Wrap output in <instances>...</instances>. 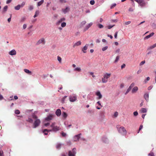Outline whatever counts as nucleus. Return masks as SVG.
I'll list each match as a JSON object with an SVG mask.
<instances>
[{"label":"nucleus","instance_id":"nucleus-1","mask_svg":"<svg viewBox=\"0 0 156 156\" xmlns=\"http://www.w3.org/2000/svg\"><path fill=\"white\" fill-rule=\"evenodd\" d=\"M27 121L32 124V127L33 129H35L38 127L41 123L40 120L34 113L32 114L31 118L29 117L27 119Z\"/></svg>","mask_w":156,"mask_h":156},{"label":"nucleus","instance_id":"nucleus-2","mask_svg":"<svg viewBox=\"0 0 156 156\" xmlns=\"http://www.w3.org/2000/svg\"><path fill=\"white\" fill-rule=\"evenodd\" d=\"M55 124V122H53L50 126L48 127V128H51V129H49L50 131L56 132L60 130L59 126H56Z\"/></svg>","mask_w":156,"mask_h":156},{"label":"nucleus","instance_id":"nucleus-3","mask_svg":"<svg viewBox=\"0 0 156 156\" xmlns=\"http://www.w3.org/2000/svg\"><path fill=\"white\" fill-rule=\"evenodd\" d=\"M117 128L119 133L121 135L125 136L126 135L127 132L124 127L121 126L119 127H117Z\"/></svg>","mask_w":156,"mask_h":156},{"label":"nucleus","instance_id":"nucleus-4","mask_svg":"<svg viewBox=\"0 0 156 156\" xmlns=\"http://www.w3.org/2000/svg\"><path fill=\"white\" fill-rule=\"evenodd\" d=\"M111 74L106 73L104 74L103 77L101 79L102 82L103 83H107L108 81V79L111 76Z\"/></svg>","mask_w":156,"mask_h":156},{"label":"nucleus","instance_id":"nucleus-5","mask_svg":"<svg viewBox=\"0 0 156 156\" xmlns=\"http://www.w3.org/2000/svg\"><path fill=\"white\" fill-rule=\"evenodd\" d=\"M76 148H73L72 150L68 151V156H76Z\"/></svg>","mask_w":156,"mask_h":156},{"label":"nucleus","instance_id":"nucleus-6","mask_svg":"<svg viewBox=\"0 0 156 156\" xmlns=\"http://www.w3.org/2000/svg\"><path fill=\"white\" fill-rule=\"evenodd\" d=\"M45 44V39L42 37L40 38L36 43V44L37 45H39L40 44H42L43 45H44Z\"/></svg>","mask_w":156,"mask_h":156},{"label":"nucleus","instance_id":"nucleus-7","mask_svg":"<svg viewBox=\"0 0 156 156\" xmlns=\"http://www.w3.org/2000/svg\"><path fill=\"white\" fill-rule=\"evenodd\" d=\"M81 135V134L80 133L74 136L73 138V141H78L80 138Z\"/></svg>","mask_w":156,"mask_h":156},{"label":"nucleus","instance_id":"nucleus-8","mask_svg":"<svg viewBox=\"0 0 156 156\" xmlns=\"http://www.w3.org/2000/svg\"><path fill=\"white\" fill-rule=\"evenodd\" d=\"M101 141L103 143L105 144H108L109 142V140L106 136H104L102 137Z\"/></svg>","mask_w":156,"mask_h":156},{"label":"nucleus","instance_id":"nucleus-9","mask_svg":"<svg viewBox=\"0 0 156 156\" xmlns=\"http://www.w3.org/2000/svg\"><path fill=\"white\" fill-rule=\"evenodd\" d=\"M77 99V96L76 95L73 96H70L69 97V100L70 102H74Z\"/></svg>","mask_w":156,"mask_h":156},{"label":"nucleus","instance_id":"nucleus-10","mask_svg":"<svg viewBox=\"0 0 156 156\" xmlns=\"http://www.w3.org/2000/svg\"><path fill=\"white\" fill-rule=\"evenodd\" d=\"M95 94L96 95L98 96V97L97 98V99H100L102 98V95L101 94L100 91L98 90L97 91L96 93Z\"/></svg>","mask_w":156,"mask_h":156},{"label":"nucleus","instance_id":"nucleus-11","mask_svg":"<svg viewBox=\"0 0 156 156\" xmlns=\"http://www.w3.org/2000/svg\"><path fill=\"white\" fill-rule=\"evenodd\" d=\"M53 117V115L52 114L49 115L45 118V120L46 121L51 120L52 119Z\"/></svg>","mask_w":156,"mask_h":156},{"label":"nucleus","instance_id":"nucleus-12","mask_svg":"<svg viewBox=\"0 0 156 156\" xmlns=\"http://www.w3.org/2000/svg\"><path fill=\"white\" fill-rule=\"evenodd\" d=\"M93 24L92 22H90L89 23L87 24L85 27L84 31H86Z\"/></svg>","mask_w":156,"mask_h":156},{"label":"nucleus","instance_id":"nucleus-13","mask_svg":"<svg viewBox=\"0 0 156 156\" xmlns=\"http://www.w3.org/2000/svg\"><path fill=\"white\" fill-rule=\"evenodd\" d=\"M149 94L148 92H146L144 95V98L147 102L149 101Z\"/></svg>","mask_w":156,"mask_h":156},{"label":"nucleus","instance_id":"nucleus-14","mask_svg":"<svg viewBox=\"0 0 156 156\" xmlns=\"http://www.w3.org/2000/svg\"><path fill=\"white\" fill-rule=\"evenodd\" d=\"M138 4L141 7L145 6V3L144 0H140Z\"/></svg>","mask_w":156,"mask_h":156},{"label":"nucleus","instance_id":"nucleus-15","mask_svg":"<svg viewBox=\"0 0 156 156\" xmlns=\"http://www.w3.org/2000/svg\"><path fill=\"white\" fill-rule=\"evenodd\" d=\"M9 54L11 55H13L16 54V51L15 49H12L9 51Z\"/></svg>","mask_w":156,"mask_h":156},{"label":"nucleus","instance_id":"nucleus-16","mask_svg":"<svg viewBox=\"0 0 156 156\" xmlns=\"http://www.w3.org/2000/svg\"><path fill=\"white\" fill-rule=\"evenodd\" d=\"M65 19L64 18H62L60 19L56 23V25H59L60 23L62 22V21H64L65 20Z\"/></svg>","mask_w":156,"mask_h":156},{"label":"nucleus","instance_id":"nucleus-17","mask_svg":"<svg viewBox=\"0 0 156 156\" xmlns=\"http://www.w3.org/2000/svg\"><path fill=\"white\" fill-rule=\"evenodd\" d=\"M138 88L137 87H135L133 88L132 90V93H135L138 91Z\"/></svg>","mask_w":156,"mask_h":156},{"label":"nucleus","instance_id":"nucleus-18","mask_svg":"<svg viewBox=\"0 0 156 156\" xmlns=\"http://www.w3.org/2000/svg\"><path fill=\"white\" fill-rule=\"evenodd\" d=\"M61 112L60 109H58L55 112V114L57 116H59L61 115Z\"/></svg>","mask_w":156,"mask_h":156},{"label":"nucleus","instance_id":"nucleus-19","mask_svg":"<svg viewBox=\"0 0 156 156\" xmlns=\"http://www.w3.org/2000/svg\"><path fill=\"white\" fill-rule=\"evenodd\" d=\"M62 144L60 143H57L56 145V149H60L61 148V146Z\"/></svg>","mask_w":156,"mask_h":156},{"label":"nucleus","instance_id":"nucleus-20","mask_svg":"<svg viewBox=\"0 0 156 156\" xmlns=\"http://www.w3.org/2000/svg\"><path fill=\"white\" fill-rule=\"evenodd\" d=\"M89 46L88 44H86V45L83 47V48L82 49V51L84 53H86V50L87 49V47Z\"/></svg>","mask_w":156,"mask_h":156},{"label":"nucleus","instance_id":"nucleus-21","mask_svg":"<svg viewBox=\"0 0 156 156\" xmlns=\"http://www.w3.org/2000/svg\"><path fill=\"white\" fill-rule=\"evenodd\" d=\"M62 115L64 119H66L68 116V114L65 112H62Z\"/></svg>","mask_w":156,"mask_h":156},{"label":"nucleus","instance_id":"nucleus-22","mask_svg":"<svg viewBox=\"0 0 156 156\" xmlns=\"http://www.w3.org/2000/svg\"><path fill=\"white\" fill-rule=\"evenodd\" d=\"M154 34V32H152L149 35H148L146 36L144 38V39H147L149 38H150Z\"/></svg>","mask_w":156,"mask_h":156},{"label":"nucleus","instance_id":"nucleus-23","mask_svg":"<svg viewBox=\"0 0 156 156\" xmlns=\"http://www.w3.org/2000/svg\"><path fill=\"white\" fill-rule=\"evenodd\" d=\"M67 97V96H65L62 97V98L61 99L60 101L62 103H64L65 102V101H66V100Z\"/></svg>","mask_w":156,"mask_h":156},{"label":"nucleus","instance_id":"nucleus-24","mask_svg":"<svg viewBox=\"0 0 156 156\" xmlns=\"http://www.w3.org/2000/svg\"><path fill=\"white\" fill-rule=\"evenodd\" d=\"M81 42L80 41H77V42L75 43L74 44H73V47L74 48L76 46H78L80 45H81Z\"/></svg>","mask_w":156,"mask_h":156},{"label":"nucleus","instance_id":"nucleus-25","mask_svg":"<svg viewBox=\"0 0 156 156\" xmlns=\"http://www.w3.org/2000/svg\"><path fill=\"white\" fill-rule=\"evenodd\" d=\"M24 71L25 73L29 74L31 75L32 74V72L28 69H24Z\"/></svg>","mask_w":156,"mask_h":156},{"label":"nucleus","instance_id":"nucleus-26","mask_svg":"<svg viewBox=\"0 0 156 156\" xmlns=\"http://www.w3.org/2000/svg\"><path fill=\"white\" fill-rule=\"evenodd\" d=\"M69 8L68 7H66L65 9H62V11L64 13H66L69 10Z\"/></svg>","mask_w":156,"mask_h":156},{"label":"nucleus","instance_id":"nucleus-27","mask_svg":"<svg viewBox=\"0 0 156 156\" xmlns=\"http://www.w3.org/2000/svg\"><path fill=\"white\" fill-rule=\"evenodd\" d=\"M49 130V129H44L43 131V133H44V135H47L48 134V133L49 132H50Z\"/></svg>","mask_w":156,"mask_h":156},{"label":"nucleus","instance_id":"nucleus-28","mask_svg":"<svg viewBox=\"0 0 156 156\" xmlns=\"http://www.w3.org/2000/svg\"><path fill=\"white\" fill-rule=\"evenodd\" d=\"M156 47V43L155 44H153V45L151 46H150L149 47H148L147 48V49L148 50H151L154 48Z\"/></svg>","mask_w":156,"mask_h":156},{"label":"nucleus","instance_id":"nucleus-29","mask_svg":"<svg viewBox=\"0 0 156 156\" xmlns=\"http://www.w3.org/2000/svg\"><path fill=\"white\" fill-rule=\"evenodd\" d=\"M147 112L146 108H142L140 110V112L142 113H146Z\"/></svg>","mask_w":156,"mask_h":156},{"label":"nucleus","instance_id":"nucleus-30","mask_svg":"<svg viewBox=\"0 0 156 156\" xmlns=\"http://www.w3.org/2000/svg\"><path fill=\"white\" fill-rule=\"evenodd\" d=\"M2 146L0 145V156H4L3 151L1 148Z\"/></svg>","mask_w":156,"mask_h":156},{"label":"nucleus","instance_id":"nucleus-31","mask_svg":"<svg viewBox=\"0 0 156 156\" xmlns=\"http://www.w3.org/2000/svg\"><path fill=\"white\" fill-rule=\"evenodd\" d=\"M74 71H77L78 72H80L81 71V69L80 67H76L74 69Z\"/></svg>","mask_w":156,"mask_h":156},{"label":"nucleus","instance_id":"nucleus-32","mask_svg":"<svg viewBox=\"0 0 156 156\" xmlns=\"http://www.w3.org/2000/svg\"><path fill=\"white\" fill-rule=\"evenodd\" d=\"M21 7L20 5L19 4L17 5L16 6H15L14 9L15 10H19Z\"/></svg>","mask_w":156,"mask_h":156},{"label":"nucleus","instance_id":"nucleus-33","mask_svg":"<svg viewBox=\"0 0 156 156\" xmlns=\"http://www.w3.org/2000/svg\"><path fill=\"white\" fill-rule=\"evenodd\" d=\"M26 18L25 16H23L21 18L20 20V22H23L26 20Z\"/></svg>","mask_w":156,"mask_h":156},{"label":"nucleus","instance_id":"nucleus-34","mask_svg":"<svg viewBox=\"0 0 156 156\" xmlns=\"http://www.w3.org/2000/svg\"><path fill=\"white\" fill-rule=\"evenodd\" d=\"M39 14V10H37L35 12V14L34 15V18L36 17Z\"/></svg>","mask_w":156,"mask_h":156},{"label":"nucleus","instance_id":"nucleus-35","mask_svg":"<svg viewBox=\"0 0 156 156\" xmlns=\"http://www.w3.org/2000/svg\"><path fill=\"white\" fill-rule=\"evenodd\" d=\"M44 2V0H41L37 3V5L38 6H40Z\"/></svg>","mask_w":156,"mask_h":156},{"label":"nucleus","instance_id":"nucleus-36","mask_svg":"<svg viewBox=\"0 0 156 156\" xmlns=\"http://www.w3.org/2000/svg\"><path fill=\"white\" fill-rule=\"evenodd\" d=\"M151 26L153 29H156V24L155 23H152L151 24Z\"/></svg>","mask_w":156,"mask_h":156},{"label":"nucleus","instance_id":"nucleus-37","mask_svg":"<svg viewBox=\"0 0 156 156\" xmlns=\"http://www.w3.org/2000/svg\"><path fill=\"white\" fill-rule=\"evenodd\" d=\"M135 85V83H132L130 85L129 88H130V89H131V88L134 87Z\"/></svg>","mask_w":156,"mask_h":156},{"label":"nucleus","instance_id":"nucleus-38","mask_svg":"<svg viewBox=\"0 0 156 156\" xmlns=\"http://www.w3.org/2000/svg\"><path fill=\"white\" fill-rule=\"evenodd\" d=\"M7 9L8 6L7 5L5 6L3 9V12H6L7 10Z\"/></svg>","mask_w":156,"mask_h":156},{"label":"nucleus","instance_id":"nucleus-39","mask_svg":"<svg viewBox=\"0 0 156 156\" xmlns=\"http://www.w3.org/2000/svg\"><path fill=\"white\" fill-rule=\"evenodd\" d=\"M148 156H154V154L153 152L151 151L148 154Z\"/></svg>","mask_w":156,"mask_h":156},{"label":"nucleus","instance_id":"nucleus-40","mask_svg":"<svg viewBox=\"0 0 156 156\" xmlns=\"http://www.w3.org/2000/svg\"><path fill=\"white\" fill-rule=\"evenodd\" d=\"M119 56H118L116 57V59L114 61L115 63L117 62L119 60Z\"/></svg>","mask_w":156,"mask_h":156},{"label":"nucleus","instance_id":"nucleus-41","mask_svg":"<svg viewBox=\"0 0 156 156\" xmlns=\"http://www.w3.org/2000/svg\"><path fill=\"white\" fill-rule=\"evenodd\" d=\"M66 25V23L65 22H63L62 23L61 26V27H65Z\"/></svg>","mask_w":156,"mask_h":156},{"label":"nucleus","instance_id":"nucleus-42","mask_svg":"<svg viewBox=\"0 0 156 156\" xmlns=\"http://www.w3.org/2000/svg\"><path fill=\"white\" fill-rule=\"evenodd\" d=\"M118 115V113L117 112H115L114 114V116L115 118L117 117Z\"/></svg>","mask_w":156,"mask_h":156},{"label":"nucleus","instance_id":"nucleus-43","mask_svg":"<svg viewBox=\"0 0 156 156\" xmlns=\"http://www.w3.org/2000/svg\"><path fill=\"white\" fill-rule=\"evenodd\" d=\"M98 27L100 29L104 27V26L101 24H98Z\"/></svg>","mask_w":156,"mask_h":156},{"label":"nucleus","instance_id":"nucleus-44","mask_svg":"<svg viewBox=\"0 0 156 156\" xmlns=\"http://www.w3.org/2000/svg\"><path fill=\"white\" fill-rule=\"evenodd\" d=\"M34 9V7L32 5H30L29 6V9L30 11Z\"/></svg>","mask_w":156,"mask_h":156},{"label":"nucleus","instance_id":"nucleus-45","mask_svg":"<svg viewBox=\"0 0 156 156\" xmlns=\"http://www.w3.org/2000/svg\"><path fill=\"white\" fill-rule=\"evenodd\" d=\"M108 47L107 46H106L105 47H103L102 49V51H104L108 49Z\"/></svg>","mask_w":156,"mask_h":156},{"label":"nucleus","instance_id":"nucleus-46","mask_svg":"<svg viewBox=\"0 0 156 156\" xmlns=\"http://www.w3.org/2000/svg\"><path fill=\"white\" fill-rule=\"evenodd\" d=\"M15 113L17 115L19 114L20 113V111L18 110H16L15 111Z\"/></svg>","mask_w":156,"mask_h":156},{"label":"nucleus","instance_id":"nucleus-47","mask_svg":"<svg viewBox=\"0 0 156 156\" xmlns=\"http://www.w3.org/2000/svg\"><path fill=\"white\" fill-rule=\"evenodd\" d=\"M150 79V78L149 77H148L144 81L145 83H146L147 82V81L149 80Z\"/></svg>","mask_w":156,"mask_h":156},{"label":"nucleus","instance_id":"nucleus-48","mask_svg":"<svg viewBox=\"0 0 156 156\" xmlns=\"http://www.w3.org/2000/svg\"><path fill=\"white\" fill-rule=\"evenodd\" d=\"M86 23V22L85 21H83L81 22V26H83Z\"/></svg>","mask_w":156,"mask_h":156},{"label":"nucleus","instance_id":"nucleus-49","mask_svg":"<svg viewBox=\"0 0 156 156\" xmlns=\"http://www.w3.org/2000/svg\"><path fill=\"white\" fill-rule=\"evenodd\" d=\"M131 90V89H130V88H128L127 89L126 92H125V95L127 94L128 93H129V92L130 90Z\"/></svg>","mask_w":156,"mask_h":156},{"label":"nucleus","instance_id":"nucleus-50","mask_svg":"<svg viewBox=\"0 0 156 156\" xmlns=\"http://www.w3.org/2000/svg\"><path fill=\"white\" fill-rule=\"evenodd\" d=\"M95 3V2L94 0H91L90 1V3L91 5H93Z\"/></svg>","mask_w":156,"mask_h":156},{"label":"nucleus","instance_id":"nucleus-51","mask_svg":"<svg viewBox=\"0 0 156 156\" xmlns=\"http://www.w3.org/2000/svg\"><path fill=\"white\" fill-rule=\"evenodd\" d=\"M116 5V4L115 3H114L112 4L110 7L111 9H112L114 7H115Z\"/></svg>","mask_w":156,"mask_h":156},{"label":"nucleus","instance_id":"nucleus-52","mask_svg":"<svg viewBox=\"0 0 156 156\" xmlns=\"http://www.w3.org/2000/svg\"><path fill=\"white\" fill-rule=\"evenodd\" d=\"M143 127V126L142 125H140L139 128V130L137 133H139L140 130Z\"/></svg>","mask_w":156,"mask_h":156},{"label":"nucleus","instance_id":"nucleus-53","mask_svg":"<svg viewBox=\"0 0 156 156\" xmlns=\"http://www.w3.org/2000/svg\"><path fill=\"white\" fill-rule=\"evenodd\" d=\"M57 59H58V60L60 62H61V60H62V58H61L59 56H58L57 57Z\"/></svg>","mask_w":156,"mask_h":156},{"label":"nucleus","instance_id":"nucleus-54","mask_svg":"<svg viewBox=\"0 0 156 156\" xmlns=\"http://www.w3.org/2000/svg\"><path fill=\"white\" fill-rule=\"evenodd\" d=\"M133 114L135 116H136L138 115V113L137 111H135L133 112Z\"/></svg>","mask_w":156,"mask_h":156},{"label":"nucleus","instance_id":"nucleus-55","mask_svg":"<svg viewBox=\"0 0 156 156\" xmlns=\"http://www.w3.org/2000/svg\"><path fill=\"white\" fill-rule=\"evenodd\" d=\"M131 23V21H128L126 22L125 23V24L126 25H128L130 24Z\"/></svg>","mask_w":156,"mask_h":156},{"label":"nucleus","instance_id":"nucleus-56","mask_svg":"<svg viewBox=\"0 0 156 156\" xmlns=\"http://www.w3.org/2000/svg\"><path fill=\"white\" fill-rule=\"evenodd\" d=\"M25 2H23L21 5H21V8H22L25 5Z\"/></svg>","mask_w":156,"mask_h":156},{"label":"nucleus","instance_id":"nucleus-57","mask_svg":"<svg viewBox=\"0 0 156 156\" xmlns=\"http://www.w3.org/2000/svg\"><path fill=\"white\" fill-rule=\"evenodd\" d=\"M61 156H67V153H63L61 154Z\"/></svg>","mask_w":156,"mask_h":156},{"label":"nucleus","instance_id":"nucleus-58","mask_svg":"<svg viewBox=\"0 0 156 156\" xmlns=\"http://www.w3.org/2000/svg\"><path fill=\"white\" fill-rule=\"evenodd\" d=\"M145 62V61H142L140 63V66H142V65H143L144 64Z\"/></svg>","mask_w":156,"mask_h":156},{"label":"nucleus","instance_id":"nucleus-59","mask_svg":"<svg viewBox=\"0 0 156 156\" xmlns=\"http://www.w3.org/2000/svg\"><path fill=\"white\" fill-rule=\"evenodd\" d=\"M90 74L91 75H92V77H95V76L94 75V73L92 72H90Z\"/></svg>","mask_w":156,"mask_h":156},{"label":"nucleus","instance_id":"nucleus-60","mask_svg":"<svg viewBox=\"0 0 156 156\" xmlns=\"http://www.w3.org/2000/svg\"><path fill=\"white\" fill-rule=\"evenodd\" d=\"M61 135L63 136L64 137L66 136V134L62 132L61 133Z\"/></svg>","mask_w":156,"mask_h":156},{"label":"nucleus","instance_id":"nucleus-61","mask_svg":"<svg viewBox=\"0 0 156 156\" xmlns=\"http://www.w3.org/2000/svg\"><path fill=\"white\" fill-rule=\"evenodd\" d=\"M118 33V32L117 31H116L115 32V34L114 37L115 38H117Z\"/></svg>","mask_w":156,"mask_h":156},{"label":"nucleus","instance_id":"nucleus-62","mask_svg":"<svg viewBox=\"0 0 156 156\" xmlns=\"http://www.w3.org/2000/svg\"><path fill=\"white\" fill-rule=\"evenodd\" d=\"M114 25H109L108 26V29H111L114 26Z\"/></svg>","mask_w":156,"mask_h":156},{"label":"nucleus","instance_id":"nucleus-63","mask_svg":"<svg viewBox=\"0 0 156 156\" xmlns=\"http://www.w3.org/2000/svg\"><path fill=\"white\" fill-rule=\"evenodd\" d=\"M12 1V0H7L6 2V3L7 4H8L9 3H10L11 1Z\"/></svg>","mask_w":156,"mask_h":156},{"label":"nucleus","instance_id":"nucleus-64","mask_svg":"<svg viewBox=\"0 0 156 156\" xmlns=\"http://www.w3.org/2000/svg\"><path fill=\"white\" fill-rule=\"evenodd\" d=\"M27 27V25L25 24H24L23 25V28L24 29H25Z\"/></svg>","mask_w":156,"mask_h":156}]
</instances>
